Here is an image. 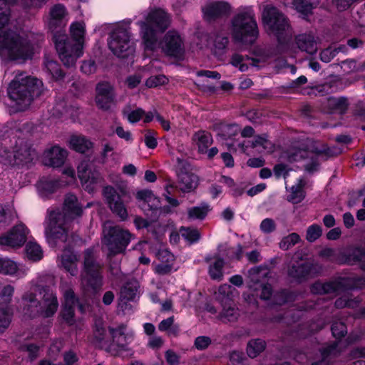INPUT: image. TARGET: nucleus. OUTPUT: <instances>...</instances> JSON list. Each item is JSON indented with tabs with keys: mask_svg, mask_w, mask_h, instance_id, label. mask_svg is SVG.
<instances>
[{
	"mask_svg": "<svg viewBox=\"0 0 365 365\" xmlns=\"http://www.w3.org/2000/svg\"><path fill=\"white\" fill-rule=\"evenodd\" d=\"M259 60L254 58L243 57L239 54H235L232 57L231 63L239 67L240 71H246L250 66L259 67Z\"/></svg>",
	"mask_w": 365,
	"mask_h": 365,
	"instance_id": "obj_39",
	"label": "nucleus"
},
{
	"mask_svg": "<svg viewBox=\"0 0 365 365\" xmlns=\"http://www.w3.org/2000/svg\"><path fill=\"white\" fill-rule=\"evenodd\" d=\"M319 3V0H292L294 8L302 16V20L305 21H309L307 17Z\"/></svg>",
	"mask_w": 365,
	"mask_h": 365,
	"instance_id": "obj_35",
	"label": "nucleus"
},
{
	"mask_svg": "<svg viewBox=\"0 0 365 365\" xmlns=\"http://www.w3.org/2000/svg\"><path fill=\"white\" fill-rule=\"evenodd\" d=\"M114 101L112 86L107 82L100 83L96 86V103L98 108L108 110Z\"/></svg>",
	"mask_w": 365,
	"mask_h": 365,
	"instance_id": "obj_26",
	"label": "nucleus"
},
{
	"mask_svg": "<svg viewBox=\"0 0 365 365\" xmlns=\"http://www.w3.org/2000/svg\"><path fill=\"white\" fill-rule=\"evenodd\" d=\"M275 223L272 219L266 218L260 224V229L264 233H270L275 230Z\"/></svg>",
	"mask_w": 365,
	"mask_h": 365,
	"instance_id": "obj_63",
	"label": "nucleus"
},
{
	"mask_svg": "<svg viewBox=\"0 0 365 365\" xmlns=\"http://www.w3.org/2000/svg\"><path fill=\"white\" fill-rule=\"evenodd\" d=\"M51 20L54 21H68V13L62 4L53 6L49 12Z\"/></svg>",
	"mask_w": 365,
	"mask_h": 365,
	"instance_id": "obj_48",
	"label": "nucleus"
},
{
	"mask_svg": "<svg viewBox=\"0 0 365 365\" xmlns=\"http://www.w3.org/2000/svg\"><path fill=\"white\" fill-rule=\"evenodd\" d=\"M306 148L292 147L286 153V158L289 162H297L306 160L305 169L309 173L317 170L319 160L338 155L341 150L329 148L319 142L308 140Z\"/></svg>",
	"mask_w": 365,
	"mask_h": 365,
	"instance_id": "obj_7",
	"label": "nucleus"
},
{
	"mask_svg": "<svg viewBox=\"0 0 365 365\" xmlns=\"http://www.w3.org/2000/svg\"><path fill=\"white\" fill-rule=\"evenodd\" d=\"M29 230L23 223H19L0 237V245L8 248H19L27 239Z\"/></svg>",
	"mask_w": 365,
	"mask_h": 365,
	"instance_id": "obj_17",
	"label": "nucleus"
},
{
	"mask_svg": "<svg viewBox=\"0 0 365 365\" xmlns=\"http://www.w3.org/2000/svg\"><path fill=\"white\" fill-rule=\"evenodd\" d=\"M78 257L71 248H66L61 256V264L71 275L77 274Z\"/></svg>",
	"mask_w": 365,
	"mask_h": 365,
	"instance_id": "obj_30",
	"label": "nucleus"
},
{
	"mask_svg": "<svg viewBox=\"0 0 365 365\" xmlns=\"http://www.w3.org/2000/svg\"><path fill=\"white\" fill-rule=\"evenodd\" d=\"M265 341L260 339L250 340L247 346V353L250 358L257 357L265 349Z\"/></svg>",
	"mask_w": 365,
	"mask_h": 365,
	"instance_id": "obj_47",
	"label": "nucleus"
},
{
	"mask_svg": "<svg viewBox=\"0 0 365 365\" xmlns=\"http://www.w3.org/2000/svg\"><path fill=\"white\" fill-rule=\"evenodd\" d=\"M138 282L135 279L128 281L121 288L118 306L125 313L128 312L130 307L128 302L135 301L138 297Z\"/></svg>",
	"mask_w": 365,
	"mask_h": 365,
	"instance_id": "obj_23",
	"label": "nucleus"
},
{
	"mask_svg": "<svg viewBox=\"0 0 365 365\" xmlns=\"http://www.w3.org/2000/svg\"><path fill=\"white\" fill-rule=\"evenodd\" d=\"M346 286L345 279L341 278L337 281L326 283L317 282L312 286L311 291L317 294H331L339 291Z\"/></svg>",
	"mask_w": 365,
	"mask_h": 365,
	"instance_id": "obj_28",
	"label": "nucleus"
},
{
	"mask_svg": "<svg viewBox=\"0 0 365 365\" xmlns=\"http://www.w3.org/2000/svg\"><path fill=\"white\" fill-rule=\"evenodd\" d=\"M17 137V134L13 138ZM15 147L10 151L6 147L0 148V163L5 166H24L29 165L36 158L35 150L29 147L26 143L18 136L15 140Z\"/></svg>",
	"mask_w": 365,
	"mask_h": 365,
	"instance_id": "obj_10",
	"label": "nucleus"
},
{
	"mask_svg": "<svg viewBox=\"0 0 365 365\" xmlns=\"http://www.w3.org/2000/svg\"><path fill=\"white\" fill-rule=\"evenodd\" d=\"M101 265L95 259L93 251L88 250L85 252L84 271L81 278L83 300L89 305L88 297L93 296L103 285Z\"/></svg>",
	"mask_w": 365,
	"mask_h": 365,
	"instance_id": "obj_9",
	"label": "nucleus"
},
{
	"mask_svg": "<svg viewBox=\"0 0 365 365\" xmlns=\"http://www.w3.org/2000/svg\"><path fill=\"white\" fill-rule=\"evenodd\" d=\"M180 190L187 192L194 190L197 185V177L190 173H182L179 175Z\"/></svg>",
	"mask_w": 365,
	"mask_h": 365,
	"instance_id": "obj_41",
	"label": "nucleus"
},
{
	"mask_svg": "<svg viewBox=\"0 0 365 365\" xmlns=\"http://www.w3.org/2000/svg\"><path fill=\"white\" fill-rule=\"evenodd\" d=\"M20 25L0 24V57L4 61L23 62L34 53L33 46Z\"/></svg>",
	"mask_w": 365,
	"mask_h": 365,
	"instance_id": "obj_3",
	"label": "nucleus"
},
{
	"mask_svg": "<svg viewBox=\"0 0 365 365\" xmlns=\"http://www.w3.org/2000/svg\"><path fill=\"white\" fill-rule=\"evenodd\" d=\"M166 24H141L140 31L145 51H154L158 48L168 56L180 58L184 53L181 37L175 31H168L163 41L158 42L159 36L166 29Z\"/></svg>",
	"mask_w": 365,
	"mask_h": 365,
	"instance_id": "obj_5",
	"label": "nucleus"
},
{
	"mask_svg": "<svg viewBox=\"0 0 365 365\" xmlns=\"http://www.w3.org/2000/svg\"><path fill=\"white\" fill-rule=\"evenodd\" d=\"M103 195L112 212L121 220H125L128 212L117 190L112 186H106L103 190Z\"/></svg>",
	"mask_w": 365,
	"mask_h": 365,
	"instance_id": "obj_22",
	"label": "nucleus"
},
{
	"mask_svg": "<svg viewBox=\"0 0 365 365\" xmlns=\"http://www.w3.org/2000/svg\"><path fill=\"white\" fill-rule=\"evenodd\" d=\"M42 91L41 81L24 73L16 74L8 88L9 96L19 111L28 108L33 100L39 96Z\"/></svg>",
	"mask_w": 365,
	"mask_h": 365,
	"instance_id": "obj_6",
	"label": "nucleus"
},
{
	"mask_svg": "<svg viewBox=\"0 0 365 365\" xmlns=\"http://www.w3.org/2000/svg\"><path fill=\"white\" fill-rule=\"evenodd\" d=\"M332 334L335 338H341L346 333V328L343 322H334L331 326Z\"/></svg>",
	"mask_w": 365,
	"mask_h": 365,
	"instance_id": "obj_59",
	"label": "nucleus"
},
{
	"mask_svg": "<svg viewBox=\"0 0 365 365\" xmlns=\"http://www.w3.org/2000/svg\"><path fill=\"white\" fill-rule=\"evenodd\" d=\"M300 240L299 235L297 233H292L284 237L279 243V247L284 250L289 249L296 245Z\"/></svg>",
	"mask_w": 365,
	"mask_h": 365,
	"instance_id": "obj_55",
	"label": "nucleus"
},
{
	"mask_svg": "<svg viewBox=\"0 0 365 365\" xmlns=\"http://www.w3.org/2000/svg\"><path fill=\"white\" fill-rule=\"evenodd\" d=\"M145 111L142 108H137L125 113V115L129 123L133 124L143 119Z\"/></svg>",
	"mask_w": 365,
	"mask_h": 365,
	"instance_id": "obj_57",
	"label": "nucleus"
},
{
	"mask_svg": "<svg viewBox=\"0 0 365 365\" xmlns=\"http://www.w3.org/2000/svg\"><path fill=\"white\" fill-rule=\"evenodd\" d=\"M14 13L11 12L8 4L4 1H0V23L18 21Z\"/></svg>",
	"mask_w": 365,
	"mask_h": 365,
	"instance_id": "obj_51",
	"label": "nucleus"
},
{
	"mask_svg": "<svg viewBox=\"0 0 365 365\" xmlns=\"http://www.w3.org/2000/svg\"><path fill=\"white\" fill-rule=\"evenodd\" d=\"M239 294L237 290L230 284L220 285L215 292V299L221 305L233 302L234 298Z\"/></svg>",
	"mask_w": 365,
	"mask_h": 365,
	"instance_id": "obj_31",
	"label": "nucleus"
},
{
	"mask_svg": "<svg viewBox=\"0 0 365 365\" xmlns=\"http://www.w3.org/2000/svg\"><path fill=\"white\" fill-rule=\"evenodd\" d=\"M62 178H66L63 181L62 179L57 180L50 178H42L37 183L36 187L39 196L42 198H48L51 195L56 192L59 187L71 185L76 181L75 170L71 167H66L63 170Z\"/></svg>",
	"mask_w": 365,
	"mask_h": 365,
	"instance_id": "obj_13",
	"label": "nucleus"
},
{
	"mask_svg": "<svg viewBox=\"0 0 365 365\" xmlns=\"http://www.w3.org/2000/svg\"><path fill=\"white\" fill-rule=\"evenodd\" d=\"M24 314L33 317L38 314L43 317H53L58 308L56 292L40 284L38 279L31 280L29 289L22 296Z\"/></svg>",
	"mask_w": 365,
	"mask_h": 365,
	"instance_id": "obj_4",
	"label": "nucleus"
},
{
	"mask_svg": "<svg viewBox=\"0 0 365 365\" xmlns=\"http://www.w3.org/2000/svg\"><path fill=\"white\" fill-rule=\"evenodd\" d=\"M68 145L72 150L84 153L93 147L92 142L86 136L80 134L72 135L68 140Z\"/></svg>",
	"mask_w": 365,
	"mask_h": 365,
	"instance_id": "obj_34",
	"label": "nucleus"
},
{
	"mask_svg": "<svg viewBox=\"0 0 365 365\" xmlns=\"http://www.w3.org/2000/svg\"><path fill=\"white\" fill-rule=\"evenodd\" d=\"M136 198L139 201H142L143 204L140 205L142 210L145 212L147 210H152L157 212L158 209L160 210V212L168 213L171 212L170 207H161L160 206L159 199L154 195L153 192L149 190H139L136 193Z\"/></svg>",
	"mask_w": 365,
	"mask_h": 365,
	"instance_id": "obj_25",
	"label": "nucleus"
},
{
	"mask_svg": "<svg viewBox=\"0 0 365 365\" xmlns=\"http://www.w3.org/2000/svg\"><path fill=\"white\" fill-rule=\"evenodd\" d=\"M147 23H165L170 21V15L163 9L150 10L146 16Z\"/></svg>",
	"mask_w": 365,
	"mask_h": 365,
	"instance_id": "obj_45",
	"label": "nucleus"
},
{
	"mask_svg": "<svg viewBox=\"0 0 365 365\" xmlns=\"http://www.w3.org/2000/svg\"><path fill=\"white\" fill-rule=\"evenodd\" d=\"M180 235L190 243H194L200 239V233L197 230L182 227L180 230Z\"/></svg>",
	"mask_w": 365,
	"mask_h": 365,
	"instance_id": "obj_54",
	"label": "nucleus"
},
{
	"mask_svg": "<svg viewBox=\"0 0 365 365\" xmlns=\"http://www.w3.org/2000/svg\"><path fill=\"white\" fill-rule=\"evenodd\" d=\"M81 213L82 206L77 197L71 194L65 198L63 212L59 210L48 211L44 227L45 236L51 247H56L67 241L71 220L80 216Z\"/></svg>",
	"mask_w": 365,
	"mask_h": 365,
	"instance_id": "obj_2",
	"label": "nucleus"
},
{
	"mask_svg": "<svg viewBox=\"0 0 365 365\" xmlns=\"http://www.w3.org/2000/svg\"><path fill=\"white\" fill-rule=\"evenodd\" d=\"M298 48L308 53H314L317 50V42L311 34H300L296 38Z\"/></svg>",
	"mask_w": 365,
	"mask_h": 365,
	"instance_id": "obj_38",
	"label": "nucleus"
},
{
	"mask_svg": "<svg viewBox=\"0 0 365 365\" xmlns=\"http://www.w3.org/2000/svg\"><path fill=\"white\" fill-rule=\"evenodd\" d=\"M50 29L61 61L66 67L74 66L84 53L86 43L84 24H71L69 36L65 34L62 24H51Z\"/></svg>",
	"mask_w": 365,
	"mask_h": 365,
	"instance_id": "obj_1",
	"label": "nucleus"
},
{
	"mask_svg": "<svg viewBox=\"0 0 365 365\" xmlns=\"http://www.w3.org/2000/svg\"><path fill=\"white\" fill-rule=\"evenodd\" d=\"M342 342L337 341L323 348L320 351L321 360L318 362H312V365H321L329 364L341 352Z\"/></svg>",
	"mask_w": 365,
	"mask_h": 365,
	"instance_id": "obj_32",
	"label": "nucleus"
},
{
	"mask_svg": "<svg viewBox=\"0 0 365 365\" xmlns=\"http://www.w3.org/2000/svg\"><path fill=\"white\" fill-rule=\"evenodd\" d=\"M78 175L86 190L90 193L96 190L101 176L97 170L92 168L91 163L82 161L78 167Z\"/></svg>",
	"mask_w": 365,
	"mask_h": 365,
	"instance_id": "obj_18",
	"label": "nucleus"
},
{
	"mask_svg": "<svg viewBox=\"0 0 365 365\" xmlns=\"http://www.w3.org/2000/svg\"><path fill=\"white\" fill-rule=\"evenodd\" d=\"M292 298V295L287 291H282L278 294H274V300L276 304H282L285 302L290 301Z\"/></svg>",
	"mask_w": 365,
	"mask_h": 365,
	"instance_id": "obj_62",
	"label": "nucleus"
},
{
	"mask_svg": "<svg viewBox=\"0 0 365 365\" xmlns=\"http://www.w3.org/2000/svg\"><path fill=\"white\" fill-rule=\"evenodd\" d=\"M210 211V206L206 203L192 207L187 210L188 217L192 220H203Z\"/></svg>",
	"mask_w": 365,
	"mask_h": 365,
	"instance_id": "obj_49",
	"label": "nucleus"
},
{
	"mask_svg": "<svg viewBox=\"0 0 365 365\" xmlns=\"http://www.w3.org/2000/svg\"><path fill=\"white\" fill-rule=\"evenodd\" d=\"M232 23H256L252 9L251 7L240 8L234 16Z\"/></svg>",
	"mask_w": 365,
	"mask_h": 365,
	"instance_id": "obj_42",
	"label": "nucleus"
},
{
	"mask_svg": "<svg viewBox=\"0 0 365 365\" xmlns=\"http://www.w3.org/2000/svg\"><path fill=\"white\" fill-rule=\"evenodd\" d=\"M322 268L318 264L301 259L300 262L293 264L288 271L289 276L297 282H302L313 277L320 273Z\"/></svg>",
	"mask_w": 365,
	"mask_h": 365,
	"instance_id": "obj_19",
	"label": "nucleus"
},
{
	"mask_svg": "<svg viewBox=\"0 0 365 365\" xmlns=\"http://www.w3.org/2000/svg\"><path fill=\"white\" fill-rule=\"evenodd\" d=\"M67 155L66 150L58 145H53L44 151L43 160L46 165L58 168L64 163Z\"/></svg>",
	"mask_w": 365,
	"mask_h": 365,
	"instance_id": "obj_27",
	"label": "nucleus"
},
{
	"mask_svg": "<svg viewBox=\"0 0 365 365\" xmlns=\"http://www.w3.org/2000/svg\"><path fill=\"white\" fill-rule=\"evenodd\" d=\"M108 46L114 55L119 58H126L133 55L134 47L130 40V35L125 28L118 26L110 36Z\"/></svg>",
	"mask_w": 365,
	"mask_h": 365,
	"instance_id": "obj_12",
	"label": "nucleus"
},
{
	"mask_svg": "<svg viewBox=\"0 0 365 365\" xmlns=\"http://www.w3.org/2000/svg\"><path fill=\"white\" fill-rule=\"evenodd\" d=\"M305 182L303 178H299L296 185L292 186L291 192L289 195V201L292 203L297 204L303 200L304 198V192L303 187Z\"/></svg>",
	"mask_w": 365,
	"mask_h": 365,
	"instance_id": "obj_44",
	"label": "nucleus"
},
{
	"mask_svg": "<svg viewBox=\"0 0 365 365\" xmlns=\"http://www.w3.org/2000/svg\"><path fill=\"white\" fill-rule=\"evenodd\" d=\"M211 344V339L207 336H197L195 340V346L198 350L207 349Z\"/></svg>",
	"mask_w": 365,
	"mask_h": 365,
	"instance_id": "obj_61",
	"label": "nucleus"
},
{
	"mask_svg": "<svg viewBox=\"0 0 365 365\" xmlns=\"http://www.w3.org/2000/svg\"><path fill=\"white\" fill-rule=\"evenodd\" d=\"M263 23H284L287 21L285 15L277 7L266 5L262 11Z\"/></svg>",
	"mask_w": 365,
	"mask_h": 365,
	"instance_id": "obj_33",
	"label": "nucleus"
},
{
	"mask_svg": "<svg viewBox=\"0 0 365 365\" xmlns=\"http://www.w3.org/2000/svg\"><path fill=\"white\" fill-rule=\"evenodd\" d=\"M115 132L119 138L128 143H131L133 140L131 133L129 130H125L122 126H117Z\"/></svg>",
	"mask_w": 365,
	"mask_h": 365,
	"instance_id": "obj_64",
	"label": "nucleus"
},
{
	"mask_svg": "<svg viewBox=\"0 0 365 365\" xmlns=\"http://www.w3.org/2000/svg\"><path fill=\"white\" fill-rule=\"evenodd\" d=\"M265 30L270 36H275L278 41L282 43L289 35V24H264Z\"/></svg>",
	"mask_w": 365,
	"mask_h": 365,
	"instance_id": "obj_36",
	"label": "nucleus"
},
{
	"mask_svg": "<svg viewBox=\"0 0 365 365\" xmlns=\"http://www.w3.org/2000/svg\"><path fill=\"white\" fill-rule=\"evenodd\" d=\"M28 272L29 269L25 265L18 263L11 258L2 257L0 274L16 279H21L26 276Z\"/></svg>",
	"mask_w": 365,
	"mask_h": 365,
	"instance_id": "obj_24",
	"label": "nucleus"
},
{
	"mask_svg": "<svg viewBox=\"0 0 365 365\" xmlns=\"http://www.w3.org/2000/svg\"><path fill=\"white\" fill-rule=\"evenodd\" d=\"M232 37L235 43L242 48L252 45L259 35L257 24H232Z\"/></svg>",
	"mask_w": 365,
	"mask_h": 365,
	"instance_id": "obj_16",
	"label": "nucleus"
},
{
	"mask_svg": "<svg viewBox=\"0 0 365 365\" xmlns=\"http://www.w3.org/2000/svg\"><path fill=\"white\" fill-rule=\"evenodd\" d=\"M60 289L63 297V308L61 313V317L66 324L73 325L75 322L74 309L76 303H78V309L81 312H86V305L78 302L73 290L70 286L61 283Z\"/></svg>",
	"mask_w": 365,
	"mask_h": 365,
	"instance_id": "obj_15",
	"label": "nucleus"
},
{
	"mask_svg": "<svg viewBox=\"0 0 365 365\" xmlns=\"http://www.w3.org/2000/svg\"><path fill=\"white\" fill-rule=\"evenodd\" d=\"M193 141L197 145L198 150L201 153L207 151L208 147L212 143V138L210 133L200 130L195 133L192 138Z\"/></svg>",
	"mask_w": 365,
	"mask_h": 365,
	"instance_id": "obj_40",
	"label": "nucleus"
},
{
	"mask_svg": "<svg viewBox=\"0 0 365 365\" xmlns=\"http://www.w3.org/2000/svg\"><path fill=\"white\" fill-rule=\"evenodd\" d=\"M102 243L109 252V255L123 252L130 242L133 235L120 226L106 222L103 228Z\"/></svg>",
	"mask_w": 365,
	"mask_h": 365,
	"instance_id": "obj_11",
	"label": "nucleus"
},
{
	"mask_svg": "<svg viewBox=\"0 0 365 365\" xmlns=\"http://www.w3.org/2000/svg\"><path fill=\"white\" fill-rule=\"evenodd\" d=\"M45 66L54 80L60 81L63 78L64 75L57 62L52 60H47L45 62Z\"/></svg>",
	"mask_w": 365,
	"mask_h": 365,
	"instance_id": "obj_52",
	"label": "nucleus"
},
{
	"mask_svg": "<svg viewBox=\"0 0 365 365\" xmlns=\"http://www.w3.org/2000/svg\"><path fill=\"white\" fill-rule=\"evenodd\" d=\"M26 255L29 260L37 262L43 257V250L36 242L29 241L26 245Z\"/></svg>",
	"mask_w": 365,
	"mask_h": 365,
	"instance_id": "obj_46",
	"label": "nucleus"
},
{
	"mask_svg": "<svg viewBox=\"0 0 365 365\" xmlns=\"http://www.w3.org/2000/svg\"><path fill=\"white\" fill-rule=\"evenodd\" d=\"M324 110L334 113H344L348 106V99L345 97H329L323 103Z\"/></svg>",
	"mask_w": 365,
	"mask_h": 365,
	"instance_id": "obj_29",
	"label": "nucleus"
},
{
	"mask_svg": "<svg viewBox=\"0 0 365 365\" xmlns=\"http://www.w3.org/2000/svg\"><path fill=\"white\" fill-rule=\"evenodd\" d=\"M320 256L336 260L340 264H359L365 271V250L357 247L347 248L341 251L337 257H335V251L329 247L323 249L320 252Z\"/></svg>",
	"mask_w": 365,
	"mask_h": 365,
	"instance_id": "obj_14",
	"label": "nucleus"
},
{
	"mask_svg": "<svg viewBox=\"0 0 365 365\" xmlns=\"http://www.w3.org/2000/svg\"><path fill=\"white\" fill-rule=\"evenodd\" d=\"M269 274L267 267H256L248 271V288L252 293H244V300L250 304H257V298L267 300L272 295V287L267 280Z\"/></svg>",
	"mask_w": 365,
	"mask_h": 365,
	"instance_id": "obj_8",
	"label": "nucleus"
},
{
	"mask_svg": "<svg viewBox=\"0 0 365 365\" xmlns=\"http://www.w3.org/2000/svg\"><path fill=\"white\" fill-rule=\"evenodd\" d=\"M166 81L167 78L163 75L151 76L147 79L145 85L148 88H153L165 83Z\"/></svg>",
	"mask_w": 365,
	"mask_h": 365,
	"instance_id": "obj_60",
	"label": "nucleus"
},
{
	"mask_svg": "<svg viewBox=\"0 0 365 365\" xmlns=\"http://www.w3.org/2000/svg\"><path fill=\"white\" fill-rule=\"evenodd\" d=\"M232 11L230 4L224 1L208 2L202 8V14L205 21H217L228 16Z\"/></svg>",
	"mask_w": 365,
	"mask_h": 365,
	"instance_id": "obj_21",
	"label": "nucleus"
},
{
	"mask_svg": "<svg viewBox=\"0 0 365 365\" xmlns=\"http://www.w3.org/2000/svg\"><path fill=\"white\" fill-rule=\"evenodd\" d=\"M219 318L222 322H236L240 316V310L234 302L221 305Z\"/></svg>",
	"mask_w": 365,
	"mask_h": 365,
	"instance_id": "obj_37",
	"label": "nucleus"
},
{
	"mask_svg": "<svg viewBox=\"0 0 365 365\" xmlns=\"http://www.w3.org/2000/svg\"><path fill=\"white\" fill-rule=\"evenodd\" d=\"M109 331L113 337V342L120 348H124L128 343V336L125 334V327L120 325L116 328L110 327Z\"/></svg>",
	"mask_w": 365,
	"mask_h": 365,
	"instance_id": "obj_43",
	"label": "nucleus"
},
{
	"mask_svg": "<svg viewBox=\"0 0 365 365\" xmlns=\"http://www.w3.org/2000/svg\"><path fill=\"white\" fill-rule=\"evenodd\" d=\"M224 261L221 258L215 259L209 266V274L212 279L220 280L222 277Z\"/></svg>",
	"mask_w": 365,
	"mask_h": 365,
	"instance_id": "obj_50",
	"label": "nucleus"
},
{
	"mask_svg": "<svg viewBox=\"0 0 365 365\" xmlns=\"http://www.w3.org/2000/svg\"><path fill=\"white\" fill-rule=\"evenodd\" d=\"M157 257L163 263H172L175 261L174 255L166 249H161L157 253Z\"/></svg>",
	"mask_w": 365,
	"mask_h": 365,
	"instance_id": "obj_58",
	"label": "nucleus"
},
{
	"mask_svg": "<svg viewBox=\"0 0 365 365\" xmlns=\"http://www.w3.org/2000/svg\"><path fill=\"white\" fill-rule=\"evenodd\" d=\"M322 233V230L320 225L314 224L310 225L307 230V240L310 242L317 240Z\"/></svg>",
	"mask_w": 365,
	"mask_h": 365,
	"instance_id": "obj_56",
	"label": "nucleus"
},
{
	"mask_svg": "<svg viewBox=\"0 0 365 365\" xmlns=\"http://www.w3.org/2000/svg\"><path fill=\"white\" fill-rule=\"evenodd\" d=\"M14 290V286L7 284L0 292V329L7 328L11 322L12 309L10 303Z\"/></svg>",
	"mask_w": 365,
	"mask_h": 365,
	"instance_id": "obj_20",
	"label": "nucleus"
},
{
	"mask_svg": "<svg viewBox=\"0 0 365 365\" xmlns=\"http://www.w3.org/2000/svg\"><path fill=\"white\" fill-rule=\"evenodd\" d=\"M252 147L260 148V151L267 153L272 152L274 150V145L272 142L268 140L264 136H257L252 143Z\"/></svg>",
	"mask_w": 365,
	"mask_h": 365,
	"instance_id": "obj_53",
	"label": "nucleus"
}]
</instances>
